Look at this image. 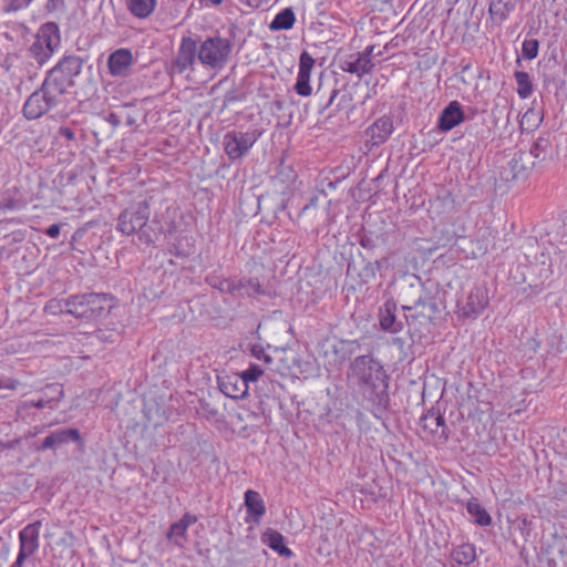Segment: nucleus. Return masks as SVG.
I'll use <instances>...</instances> for the list:
<instances>
[{"instance_id":"10","label":"nucleus","mask_w":567,"mask_h":567,"mask_svg":"<svg viewBox=\"0 0 567 567\" xmlns=\"http://www.w3.org/2000/svg\"><path fill=\"white\" fill-rule=\"evenodd\" d=\"M134 58L131 50L121 48L109 55L107 69L112 76L126 78L131 73Z\"/></svg>"},{"instance_id":"37","label":"nucleus","mask_w":567,"mask_h":567,"mask_svg":"<svg viewBox=\"0 0 567 567\" xmlns=\"http://www.w3.org/2000/svg\"><path fill=\"white\" fill-rule=\"evenodd\" d=\"M250 353L256 360L262 362L265 367L270 365L272 362V358L266 352V350L260 344H254L250 348Z\"/></svg>"},{"instance_id":"15","label":"nucleus","mask_w":567,"mask_h":567,"mask_svg":"<svg viewBox=\"0 0 567 567\" xmlns=\"http://www.w3.org/2000/svg\"><path fill=\"white\" fill-rule=\"evenodd\" d=\"M197 522V516L190 513H186L183 517L173 523L167 532V539L177 547H185L187 543V530L189 526Z\"/></svg>"},{"instance_id":"12","label":"nucleus","mask_w":567,"mask_h":567,"mask_svg":"<svg viewBox=\"0 0 567 567\" xmlns=\"http://www.w3.org/2000/svg\"><path fill=\"white\" fill-rule=\"evenodd\" d=\"M313 66L315 59L307 51H303L299 58V69L295 84V91L300 96L307 97L312 93L310 76Z\"/></svg>"},{"instance_id":"16","label":"nucleus","mask_w":567,"mask_h":567,"mask_svg":"<svg viewBox=\"0 0 567 567\" xmlns=\"http://www.w3.org/2000/svg\"><path fill=\"white\" fill-rule=\"evenodd\" d=\"M393 132V122L390 117L383 116L377 120L368 130V141L378 146L383 144Z\"/></svg>"},{"instance_id":"38","label":"nucleus","mask_w":567,"mask_h":567,"mask_svg":"<svg viewBox=\"0 0 567 567\" xmlns=\"http://www.w3.org/2000/svg\"><path fill=\"white\" fill-rule=\"evenodd\" d=\"M32 0H4L6 12H17L27 8Z\"/></svg>"},{"instance_id":"30","label":"nucleus","mask_w":567,"mask_h":567,"mask_svg":"<svg viewBox=\"0 0 567 567\" xmlns=\"http://www.w3.org/2000/svg\"><path fill=\"white\" fill-rule=\"evenodd\" d=\"M467 513L473 517L474 522L480 526H488L492 523L489 514L477 502V499L468 501L466 505Z\"/></svg>"},{"instance_id":"26","label":"nucleus","mask_w":567,"mask_h":567,"mask_svg":"<svg viewBox=\"0 0 567 567\" xmlns=\"http://www.w3.org/2000/svg\"><path fill=\"white\" fill-rule=\"evenodd\" d=\"M47 398H42L38 401H28L25 402V406H32L37 409H44L50 406V403L53 401H60L63 396V390L60 384H51L47 388L45 392Z\"/></svg>"},{"instance_id":"13","label":"nucleus","mask_w":567,"mask_h":567,"mask_svg":"<svg viewBox=\"0 0 567 567\" xmlns=\"http://www.w3.org/2000/svg\"><path fill=\"white\" fill-rule=\"evenodd\" d=\"M420 426L429 440L437 442H445L447 440V431L444 419L436 412H427L421 419Z\"/></svg>"},{"instance_id":"18","label":"nucleus","mask_w":567,"mask_h":567,"mask_svg":"<svg viewBox=\"0 0 567 567\" xmlns=\"http://www.w3.org/2000/svg\"><path fill=\"white\" fill-rule=\"evenodd\" d=\"M487 302L484 289L476 287L468 293L465 303L461 307V311L466 317H475L485 309Z\"/></svg>"},{"instance_id":"44","label":"nucleus","mask_w":567,"mask_h":567,"mask_svg":"<svg viewBox=\"0 0 567 567\" xmlns=\"http://www.w3.org/2000/svg\"><path fill=\"white\" fill-rule=\"evenodd\" d=\"M61 135L66 137L68 140H73L74 138V133L72 132V130H70L68 127H62L61 128Z\"/></svg>"},{"instance_id":"43","label":"nucleus","mask_w":567,"mask_h":567,"mask_svg":"<svg viewBox=\"0 0 567 567\" xmlns=\"http://www.w3.org/2000/svg\"><path fill=\"white\" fill-rule=\"evenodd\" d=\"M14 208V202L12 199H8L4 203H0V213L6 212L7 209H13Z\"/></svg>"},{"instance_id":"9","label":"nucleus","mask_w":567,"mask_h":567,"mask_svg":"<svg viewBox=\"0 0 567 567\" xmlns=\"http://www.w3.org/2000/svg\"><path fill=\"white\" fill-rule=\"evenodd\" d=\"M257 131L238 132L233 131L225 134L223 140L224 151L231 161L241 158L248 153L259 138Z\"/></svg>"},{"instance_id":"39","label":"nucleus","mask_w":567,"mask_h":567,"mask_svg":"<svg viewBox=\"0 0 567 567\" xmlns=\"http://www.w3.org/2000/svg\"><path fill=\"white\" fill-rule=\"evenodd\" d=\"M241 289H244L248 296L259 295L261 291L259 282H257L252 279L243 281V286H240V290Z\"/></svg>"},{"instance_id":"46","label":"nucleus","mask_w":567,"mask_h":567,"mask_svg":"<svg viewBox=\"0 0 567 567\" xmlns=\"http://www.w3.org/2000/svg\"><path fill=\"white\" fill-rule=\"evenodd\" d=\"M337 94H338V91L333 90L332 93H331V96H330V99H329V101H328V103L326 105V107H328L329 105L332 104V102H333L334 97L337 96Z\"/></svg>"},{"instance_id":"47","label":"nucleus","mask_w":567,"mask_h":567,"mask_svg":"<svg viewBox=\"0 0 567 567\" xmlns=\"http://www.w3.org/2000/svg\"><path fill=\"white\" fill-rule=\"evenodd\" d=\"M210 4L217 6L220 4L224 0H207Z\"/></svg>"},{"instance_id":"33","label":"nucleus","mask_w":567,"mask_h":567,"mask_svg":"<svg viewBox=\"0 0 567 567\" xmlns=\"http://www.w3.org/2000/svg\"><path fill=\"white\" fill-rule=\"evenodd\" d=\"M44 311L49 315L66 313V299H51L47 302Z\"/></svg>"},{"instance_id":"45","label":"nucleus","mask_w":567,"mask_h":567,"mask_svg":"<svg viewBox=\"0 0 567 567\" xmlns=\"http://www.w3.org/2000/svg\"><path fill=\"white\" fill-rule=\"evenodd\" d=\"M522 161V156L517 157L515 156L511 162H509V165L512 166L513 169H516V167L518 166L519 162Z\"/></svg>"},{"instance_id":"27","label":"nucleus","mask_w":567,"mask_h":567,"mask_svg":"<svg viewBox=\"0 0 567 567\" xmlns=\"http://www.w3.org/2000/svg\"><path fill=\"white\" fill-rule=\"evenodd\" d=\"M296 22V16L291 8L281 10L270 22L269 28L272 31L289 30Z\"/></svg>"},{"instance_id":"32","label":"nucleus","mask_w":567,"mask_h":567,"mask_svg":"<svg viewBox=\"0 0 567 567\" xmlns=\"http://www.w3.org/2000/svg\"><path fill=\"white\" fill-rule=\"evenodd\" d=\"M515 80L517 83V94L522 99H527L533 92V83L527 72L516 71Z\"/></svg>"},{"instance_id":"23","label":"nucleus","mask_w":567,"mask_h":567,"mask_svg":"<svg viewBox=\"0 0 567 567\" xmlns=\"http://www.w3.org/2000/svg\"><path fill=\"white\" fill-rule=\"evenodd\" d=\"M37 39L54 52L61 43L59 27L53 22L43 24L38 31Z\"/></svg>"},{"instance_id":"49","label":"nucleus","mask_w":567,"mask_h":567,"mask_svg":"<svg viewBox=\"0 0 567 567\" xmlns=\"http://www.w3.org/2000/svg\"><path fill=\"white\" fill-rule=\"evenodd\" d=\"M533 115H535V114H534V112H533V111H528V112H526V113L524 114V117H523V118L525 120V118H528L529 116H533Z\"/></svg>"},{"instance_id":"22","label":"nucleus","mask_w":567,"mask_h":567,"mask_svg":"<svg viewBox=\"0 0 567 567\" xmlns=\"http://www.w3.org/2000/svg\"><path fill=\"white\" fill-rule=\"evenodd\" d=\"M261 540L282 557L289 558L293 555L292 550L285 545L284 536L272 528H268L262 533Z\"/></svg>"},{"instance_id":"6","label":"nucleus","mask_w":567,"mask_h":567,"mask_svg":"<svg viewBox=\"0 0 567 567\" xmlns=\"http://www.w3.org/2000/svg\"><path fill=\"white\" fill-rule=\"evenodd\" d=\"M410 290L414 291L417 296L414 299L406 300V302L402 305V309L409 312L405 315L406 322L409 324L413 322L425 324L432 321L437 307L432 301L430 295L425 292L421 286L414 287L411 285Z\"/></svg>"},{"instance_id":"40","label":"nucleus","mask_w":567,"mask_h":567,"mask_svg":"<svg viewBox=\"0 0 567 567\" xmlns=\"http://www.w3.org/2000/svg\"><path fill=\"white\" fill-rule=\"evenodd\" d=\"M33 554V551H28L27 549L24 550L23 548L20 547L18 557L10 567H23L24 560Z\"/></svg>"},{"instance_id":"17","label":"nucleus","mask_w":567,"mask_h":567,"mask_svg":"<svg viewBox=\"0 0 567 567\" xmlns=\"http://www.w3.org/2000/svg\"><path fill=\"white\" fill-rule=\"evenodd\" d=\"M396 305L393 300H386L380 308L379 321L382 330L396 333L402 331L403 322L396 320Z\"/></svg>"},{"instance_id":"4","label":"nucleus","mask_w":567,"mask_h":567,"mask_svg":"<svg viewBox=\"0 0 567 567\" xmlns=\"http://www.w3.org/2000/svg\"><path fill=\"white\" fill-rule=\"evenodd\" d=\"M234 44L221 35L207 37L198 42L199 64L215 74L230 61Z\"/></svg>"},{"instance_id":"21","label":"nucleus","mask_w":567,"mask_h":567,"mask_svg":"<svg viewBox=\"0 0 567 567\" xmlns=\"http://www.w3.org/2000/svg\"><path fill=\"white\" fill-rule=\"evenodd\" d=\"M41 522L37 520L27 525L19 533V542L20 547L28 551L35 553L40 546L39 535H40Z\"/></svg>"},{"instance_id":"11","label":"nucleus","mask_w":567,"mask_h":567,"mask_svg":"<svg viewBox=\"0 0 567 567\" xmlns=\"http://www.w3.org/2000/svg\"><path fill=\"white\" fill-rule=\"evenodd\" d=\"M374 47L369 45L361 53H358L355 58H349L341 62L340 68L342 71L355 74L359 78L368 74L372 71L374 64L371 60V55L373 54Z\"/></svg>"},{"instance_id":"2","label":"nucleus","mask_w":567,"mask_h":567,"mask_svg":"<svg viewBox=\"0 0 567 567\" xmlns=\"http://www.w3.org/2000/svg\"><path fill=\"white\" fill-rule=\"evenodd\" d=\"M150 219V207L146 202H141L123 210L118 218L116 230L125 236H131L138 233V240L144 245L153 244L157 235L164 231L163 228H155L156 220Z\"/></svg>"},{"instance_id":"7","label":"nucleus","mask_w":567,"mask_h":567,"mask_svg":"<svg viewBox=\"0 0 567 567\" xmlns=\"http://www.w3.org/2000/svg\"><path fill=\"white\" fill-rule=\"evenodd\" d=\"M61 100L62 99L43 82L41 87L34 91L24 102L23 115L28 120H37L52 107L59 105Z\"/></svg>"},{"instance_id":"28","label":"nucleus","mask_w":567,"mask_h":567,"mask_svg":"<svg viewBox=\"0 0 567 567\" xmlns=\"http://www.w3.org/2000/svg\"><path fill=\"white\" fill-rule=\"evenodd\" d=\"M518 0H492L489 12L499 21H504L516 8Z\"/></svg>"},{"instance_id":"24","label":"nucleus","mask_w":567,"mask_h":567,"mask_svg":"<svg viewBox=\"0 0 567 567\" xmlns=\"http://www.w3.org/2000/svg\"><path fill=\"white\" fill-rule=\"evenodd\" d=\"M245 506L247 508L248 514L252 516L255 523H259L261 517L266 513L264 499L261 498L258 492L252 489H248L245 493Z\"/></svg>"},{"instance_id":"29","label":"nucleus","mask_w":567,"mask_h":567,"mask_svg":"<svg viewBox=\"0 0 567 567\" xmlns=\"http://www.w3.org/2000/svg\"><path fill=\"white\" fill-rule=\"evenodd\" d=\"M452 558L458 565L468 566L476 559V549L472 544H462L452 551Z\"/></svg>"},{"instance_id":"42","label":"nucleus","mask_w":567,"mask_h":567,"mask_svg":"<svg viewBox=\"0 0 567 567\" xmlns=\"http://www.w3.org/2000/svg\"><path fill=\"white\" fill-rule=\"evenodd\" d=\"M381 268V265L379 261H375L373 264H369L365 267V271L369 272L372 277L375 275V270H379Z\"/></svg>"},{"instance_id":"14","label":"nucleus","mask_w":567,"mask_h":567,"mask_svg":"<svg viewBox=\"0 0 567 567\" xmlns=\"http://www.w3.org/2000/svg\"><path fill=\"white\" fill-rule=\"evenodd\" d=\"M220 391L231 399H244L248 394L249 385L240 373H229L219 379Z\"/></svg>"},{"instance_id":"36","label":"nucleus","mask_w":567,"mask_h":567,"mask_svg":"<svg viewBox=\"0 0 567 567\" xmlns=\"http://www.w3.org/2000/svg\"><path fill=\"white\" fill-rule=\"evenodd\" d=\"M214 287H217L224 293H235L240 291V286H243V281H234L230 279H223L218 285L212 284Z\"/></svg>"},{"instance_id":"35","label":"nucleus","mask_w":567,"mask_h":567,"mask_svg":"<svg viewBox=\"0 0 567 567\" xmlns=\"http://www.w3.org/2000/svg\"><path fill=\"white\" fill-rule=\"evenodd\" d=\"M539 43L535 39L525 40L522 45L523 56L527 60H533L538 54Z\"/></svg>"},{"instance_id":"34","label":"nucleus","mask_w":567,"mask_h":567,"mask_svg":"<svg viewBox=\"0 0 567 567\" xmlns=\"http://www.w3.org/2000/svg\"><path fill=\"white\" fill-rule=\"evenodd\" d=\"M264 368L260 364L251 363L247 370L241 372L240 374L246 380V384L249 382H256L262 374Z\"/></svg>"},{"instance_id":"25","label":"nucleus","mask_w":567,"mask_h":567,"mask_svg":"<svg viewBox=\"0 0 567 567\" xmlns=\"http://www.w3.org/2000/svg\"><path fill=\"white\" fill-rule=\"evenodd\" d=\"M125 3L132 16L138 19H146L155 11L157 0H125Z\"/></svg>"},{"instance_id":"8","label":"nucleus","mask_w":567,"mask_h":567,"mask_svg":"<svg viewBox=\"0 0 567 567\" xmlns=\"http://www.w3.org/2000/svg\"><path fill=\"white\" fill-rule=\"evenodd\" d=\"M197 63H199L198 41L192 35H183L172 62L173 72L178 74L194 72Z\"/></svg>"},{"instance_id":"3","label":"nucleus","mask_w":567,"mask_h":567,"mask_svg":"<svg viewBox=\"0 0 567 567\" xmlns=\"http://www.w3.org/2000/svg\"><path fill=\"white\" fill-rule=\"evenodd\" d=\"M112 299L106 293L72 295L66 298V313L86 322L95 321L111 307Z\"/></svg>"},{"instance_id":"5","label":"nucleus","mask_w":567,"mask_h":567,"mask_svg":"<svg viewBox=\"0 0 567 567\" xmlns=\"http://www.w3.org/2000/svg\"><path fill=\"white\" fill-rule=\"evenodd\" d=\"M82 60L75 55L64 56L51 69L43 82L61 99L74 85V79L81 73Z\"/></svg>"},{"instance_id":"19","label":"nucleus","mask_w":567,"mask_h":567,"mask_svg":"<svg viewBox=\"0 0 567 567\" xmlns=\"http://www.w3.org/2000/svg\"><path fill=\"white\" fill-rule=\"evenodd\" d=\"M464 120V113L461 104L456 101L451 102L441 113L439 118V128L443 132L451 131Z\"/></svg>"},{"instance_id":"31","label":"nucleus","mask_w":567,"mask_h":567,"mask_svg":"<svg viewBox=\"0 0 567 567\" xmlns=\"http://www.w3.org/2000/svg\"><path fill=\"white\" fill-rule=\"evenodd\" d=\"M30 55L37 61L39 65H43L48 62L53 55V51L48 49L44 44H42L37 38L35 41L31 44Z\"/></svg>"},{"instance_id":"41","label":"nucleus","mask_w":567,"mask_h":567,"mask_svg":"<svg viewBox=\"0 0 567 567\" xmlns=\"http://www.w3.org/2000/svg\"><path fill=\"white\" fill-rule=\"evenodd\" d=\"M60 225L53 224L45 230V234L51 238H58L60 235Z\"/></svg>"},{"instance_id":"1","label":"nucleus","mask_w":567,"mask_h":567,"mask_svg":"<svg viewBox=\"0 0 567 567\" xmlns=\"http://www.w3.org/2000/svg\"><path fill=\"white\" fill-rule=\"evenodd\" d=\"M386 378L381 362L371 355L354 358L347 373L349 385L380 408H384L389 400Z\"/></svg>"},{"instance_id":"48","label":"nucleus","mask_w":567,"mask_h":567,"mask_svg":"<svg viewBox=\"0 0 567 567\" xmlns=\"http://www.w3.org/2000/svg\"><path fill=\"white\" fill-rule=\"evenodd\" d=\"M470 69H471V64H470V63H467V64H465V65H463V66H462V72H463V73H465V72H467Z\"/></svg>"},{"instance_id":"20","label":"nucleus","mask_w":567,"mask_h":567,"mask_svg":"<svg viewBox=\"0 0 567 567\" xmlns=\"http://www.w3.org/2000/svg\"><path fill=\"white\" fill-rule=\"evenodd\" d=\"M81 435L76 429H61L48 435L42 442L43 450H51L80 441Z\"/></svg>"}]
</instances>
